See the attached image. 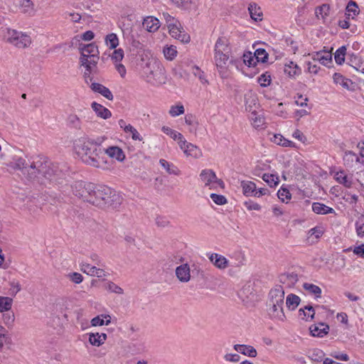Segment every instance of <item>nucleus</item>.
<instances>
[{"mask_svg":"<svg viewBox=\"0 0 364 364\" xmlns=\"http://www.w3.org/2000/svg\"><path fill=\"white\" fill-rule=\"evenodd\" d=\"M8 166L20 170L29 180H37L41 183H45V180L60 183L58 181L63 179L61 176L64 175L57 165L42 156H36L31 159L19 157Z\"/></svg>","mask_w":364,"mask_h":364,"instance_id":"f257e3e1","label":"nucleus"},{"mask_svg":"<svg viewBox=\"0 0 364 364\" xmlns=\"http://www.w3.org/2000/svg\"><path fill=\"white\" fill-rule=\"evenodd\" d=\"M74 150L83 163L90 166L107 171L111 168L112 161L105 155V149L100 144L86 138H80L74 141Z\"/></svg>","mask_w":364,"mask_h":364,"instance_id":"f03ea898","label":"nucleus"},{"mask_svg":"<svg viewBox=\"0 0 364 364\" xmlns=\"http://www.w3.org/2000/svg\"><path fill=\"white\" fill-rule=\"evenodd\" d=\"M122 203V198L111 188L103 185H95L91 204L103 208L106 205L117 208Z\"/></svg>","mask_w":364,"mask_h":364,"instance_id":"7ed1b4c3","label":"nucleus"},{"mask_svg":"<svg viewBox=\"0 0 364 364\" xmlns=\"http://www.w3.org/2000/svg\"><path fill=\"white\" fill-rule=\"evenodd\" d=\"M62 173L64 174L61 176L63 179L58 181L60 183L55 182L61 185V191L65 195H70V192H72L74 196L82 199L83 201L91 203L95 184L80 181H75L71 185L67 183L63 185L65 174L63 171Z\"/></svg>","mask_w":364,"mask_h":364,"instance_id":"20e7f679","label":"nucleus"},{"mask_svg":"<svg viewBox=\"0 0 364 364\" xmlns=\"http://www.w3.org/2000/svg\"><path fill=\"white\" fill-rule=\"evenodd\" d=\"M4 41L18 48H26L31 43V37L21 31L5 28L2 31Z\"/></svg>","mask_w":364,"mask_h":364,"instance_id":"39448f33","label":"nucleus"},{"mask_svg":"<svg viewBox=\"0 0 364 364\" xmlns=\"http://www.w3.org/2000/svg\"><path fill=\"white\" fill-rule=\"evenodd\" d=\"M200 181L204 183L205 186L210 188L220 186L224 188V183L221 179L218 178L215 173L212 169H203L199 175Z\"/></svg>","mask_w":364,"mask_h":364,"instance_id":"423d86ee","label":"nucleus"},{"mask_svg":"<svg viewBox=\"0 0 364 364\" xmlns=\"http://www.w3.org/2000/svg\"><path fill=\"white\" fill-rule=\"evenodd\" d=\"M333 178L338 183L348 188H352L355 181L358 182L361 186H364L363 183L359 178L354 179L353 174L348 173L344 170L334 172Z\"/></svg>","mask_w":364,"mask_h":364,"instance_id":"0eeeda50","label":"nucleus"},{"mask_svg":"<svg viewBox=\"0 0 364 364\" xmlns=\"http://www.w3.org/2000/svg\"><path fill=\"white\" fill-rule=\"evenodd\" d=\"M178 145L187 156L198 159L202 156L200 149L191 143H188L185 139L178 141Z\"/></svg>","mask_w":364,"mask_h":364,"instance_id":"6e6552de","label":"nucleus"},{"mask_svg":"<svg viewBox=\"0 0 364 364\" xmlns=\"http://www.w3.org/2000/svg\"><path fill=\"white\" fill-rule=\"evenodd\" d=\"M215 61L217 68L222 77H227L229 57L227 53L215 54Z\"/></svg>","mask_w":364,"mask_h":364,"instance_id":"1a4fd4ad","label":"nucleus"},{"mask_svg":"<svg viewBox=\"0 0 364 364\" xmlns=\"http://www.w3.org/2000/svg\"><path fill=\"white\" fill-rule=\"evenodd\" d=\"M169 34L174 38L182 43H188L190 41V36L185 32L181 23L168 28Z\"/></svg>","mask_w":364,"mask_h":364,"instance_id":"9d476101","label":"nucleus"},{"mask_svg":"<svg viewBox=\"0 0 364 364\" xmlns=\"http://www.w3.org/2000/svg\"><path fill=\"white\" fill-rule=\"evenodd\" d=\"M269 304H276L277 305H283L284 299V290L282 286H276L271 289L269 294Z\"/></svg>","mask_w":364,"mask_h":364,"instance_id":"9b49d317","label":"nucleus"},{"mask_svg":"<svg viewBox=\"0 0 364 364\" xmlns=\"http://www.w3.org/2000/svg\"><path fill=\"white\" fill-rule=\"evenodd\" d=\"M80 270L92 277L101 278L107 276L106 272L102 269L97 268L95 266H92L88 263H82Z\"/></svg>","mask_w":364,"mask_h":364,"instance_id":"f8f14e48","label":"nucleus"},{"mask_svg":"<svg viewBox=\"0 0 364 364\" xmlns=\"http://www.w3.org/2000/svg\"><path fill=\"white\" fill-rule=\"evenodd\" d=\"M176 276L181 282L186 283L191 279V269L188 264H183L176 267Z\"/></svg>","mask_w":364,"mask_h":364,"instance_id":"ddd939ff","label":"nucleus"},{"mask_svg":"<svg viewBox=\"0 0 364 364\" xmlns=\"http://www.w3.org/2000/svg\"><path fill=\"white\" fill-rule=\"evenodd\" d=\"M309 55L311 56L314 61H318L320 63L326 66H328L332 61L331 53L328 51L316 52L312 54H309Z\"/></svg>","mask_w":364,"mask_h":364,"instance_id":"4468645a","label":"nucleus"},{"mask_svg":"<svg viewBox=\"0 0 364 364\" xmlns=\"http://www.w3.org/2000/svg\"><path fill=\"white\" fill-rule=\"evenodd\" d=\"M309 330L312 336L322 338L328 333L329 326L324 323H319L311 325Z\"/></svg>","mask_w":364,"mask_h":364,"instance_id":"2eb2a0df","label":"nucleus"},{"mask_svg":"<svg viewBox=\"0 0 364 364\" xmlns=\"http://www.w3.org/2000/svg\"><path fill=\"white\" fill-rule=\"evenodd\" d=\"M269 314L272 318L284 321L286 318L284 313L283 305H277L276 304H269Z\"/></svg>","mask_w":364,"mask_h":364,"instance_id":"dca6fc26","label":"nucleus"},{"mask_svg":"<svg viewBox=\"0 0 364 364\" xmlns=\"http://www.w3.org/2000/svg\"><path fill=\"white\" fill-rule=\"evenodd\" d=\"M91 90L95 92L102 95L104 97L109 100H113V95L109 90V88L106 87L102 84L97 82H92L90 85Z\"/></svg>","mask_w":364,"mask_h":364,"instance_id":"f3484780","label":"nucleus"},{"mask_svg":"<svg viewBox=\"0 0 364 364\" xmlns=\"http://www.w3.org/2000/svg\"><path fill=\"white\" fill-rule=\"evenodd\" d=\"M105 155H108L111 158H114L119 161H123L125 159V154L122 149L115 146L105 149Z\"/></svg>","mask_w":364,"mask_h":364,"instance_id":"a211bd4d","label":"nucleus"},{"mask_svg":"<svg viewBox=\"0 0 364 364\" xmlns=\"http://www.w3.org/2000/svg\"><path fill=\"white\" fill-rule=\"evenodd\" d=\"M142 25L147 31L155 32L159 28L160 22L154 16H147L144 19Z\"/></svg>","mask_w":364,"mask_h":364,"instance_id":"6ab92c4d","label":"nucleus"},{"mask_svg":"<svg viewBox=\"0 0 364 364\" xmlns=\"http://www.w3.org/2000/svg\"><path fill=\"white\" fill-rule=\"evenodd\" d=\"M81 52V56L84 58H89L92 56H97L96 53H98L97 46L92 43L87 45H80L79 48Z\"/></svg>","mask_w":364,"mask_h":364,"instance_id":"aec40b11","label":"nucleus"},{"mask_svg":"<svg viewBox=\"0 0 364 364\" xmlns=\"http://www.w3.org/2000/svg\"><path fill=\"white\" fill-rule=\"evenodd\" d=\"M233 348L238 353L251 358H255L257 355L256 349L251 346L244 344H235L233 346Z\"/></svg>","mask_w":364,"mask_h":364,"instance_id":"412c9836","label":"nucleus"},{"mask_svg":"<svg viewBox=\"0 0 364 364\" xmlns=\"http://www.w3.org/2000/svg\"><path fill=\"white\" fill-rule=\"evenodd\" d=\"M91 107L99 117L107 119L112 116L111 112L100 104L93 102Z\"/></svg>","mask_w":364,"mask_h":364,"instance_id":"4be33fe9","label":"nucleus"},{"mask_svg":"<svg viewBox=\"0 0 364 364\" xmlns=\"http://www.w3.org/2000/svg\"><path fill=\"white\" fill-rule=\"evenodd\" d=\"M98 60V56H92L89 58L80 57V58L81 65L84 66L88 72L93 71L94 68H96Z\"/></svg>","mask_w":364,"mask_h":364,"instance_id":"5701e85b","label":"nucleus"},{"mask_svg":"<svg viewBox=\"0 0 364 364\" xmlns=\"http://www.w3.org/2000/svg\"><path fill=\"white\" fill-rule=\"evenodd\" d=\"M209 259L210 260L211 262L213 263V264L219 268V269H225L227 267H228V260L227 259L220 255H218L217 253H213L210 255V256L209 257Z\"/></svg>","mask_w":364,"mask_h":364,"instance_id":"b1692460","label":"nucleus"},{"mask_svg":"<svg viewBox=\"0 0 364 364\" xmlns=\"http://www.w3.org/2000/svg\"><path fill=\"white\" fill-rule=\"evenodd\" d=\"M312 210L316 214L326 215L333 213L336 214V212L333 208L326 205L323 203H321L318 202L313 203L312 204Z\"/></svg>","mask_w":364,"mask_h":364,"instance_id":"393cba45","label":"nucleus"},{"mask_svg":"<svg viewBox=\"0 0 364 364\" xmlns=\"http://www.w3.org/2000/svg\"><path fill=\"white\" fill-rule=\"evenodd\" d=\"M299 316L306 321L313 320L315 316L314 307L311 305L305 306L299 310Z\"/></svg>","mask_w":364,"mask_h":364,"instance_id":"a878e982","label":"nucleus"},{"mask_svg":"<svg viewBox=\"0 0 364 364\" xmlns=\"http://www.w3.org/2000/svg\"><path fill=\"white\" fill-rule=\"evenodd\" d=\"M107 339L105 333H91L89 334V341L92 346H100Z\"/></svg>","mask_w":364,"mask_h":364,"instance_id":"bb28decb","label":"nucleus"},{"mask_svg":"<svg viewBox=\"0 0 364 364\" xmlns=\"http://www.w3.org/2000/svg\"><path fill=\"white\" fill-rule=\"evenodd\" d=\"M111 323V316L108 314H102L94 317L91 320V325L92 326H101L103 325L108 326Z\"/></svg>","mask_w":364,"mask_h":364,"instance_id":"cd10ccee","label":"nucleus"},{"mask_svg":"<svg viewBox=\"0 0 364 364\" xmlns=\"http://www.w3.org/2000/svg\"><path fill=\"white\" fill-rule=\"evenodd\" d=\"M248 11L251 18L255 21H261L262 12L259 6L257 4L252 2L248 6Z\"/></svg>","mask_w":364,"mask_h":364,"instance_id":"c85d7f7f","label":"nucleus"},{"mask_svg":"<svg viewBox=\"0 0 364 364\" xmlns=\"http://www.w3.org/2000/svg\"><path fill=\"white\" fill-rule=\"evenodd\" d=\"M228 45L225 38H219L215 45V54L228 53Z\"/></svg>","mask_w":364,"mask_h":364,"instance_id":"c756f323","label":"nucleus"},{"mask_svg":"<svg viewBox=\"0 0 364 364\" xmlns=\"http://www.w3.org/2000/svg\"><path fill=\"white\" fill-rule=\"evenodd\" d=\"M271 141L276 144L284 146V147H294V143L291 141H289L285 139L282 135L274 134L273 136L270 139Z\"/></svg>","mask_w":364,"mask_h":364,"instance_id":"7c9ffc66","label":"nucleus"},{"mask_svg":"<svg viewBox=\"0 0 364 364\" xmlns=\"http://www.w3.org/2000/svg\"><path fill=\"white\" fill-rule=\"evenodd\" d=\"M300 301L301 299L299 296L294 294H290L287 296L286 304L289 310L294 311L299 305Z\"/></svg>","mask_w":364,"mask_h":364,"instance_id":"2f4dec72","label":"nucleus"},{"mask_svg":"<svg viewBox=\"0 0 364 364\" xmlns=\"http://www.w3.org/2000/svg\"><path fill=\"white\" fill-rule=\"evenodd\" d=\"M241 186L242 192L246 196H254L253 193L256 191V184L252 181H242Z\"/></svg>","mask_w":364,"mask_h":364,"instance_id":"473e14b6","label":"nucleus"},{"mask_svg":"<svg viewBox=\"0 0 364 364\" xmlns=\"http://www.w3.org/2000/svg\"><path fill=\"white\" fill-rule=\"evenodd\" d=\"M323 233V231L322 230V228L321 227H315L311 228L308 232L307 240L309 242H315L318 238L321 237Z\"/></svg>","mask_w":364,"mask_h":364,"instance_id":"72a5a7b5","label":"nucleus"},{"mask_svg":"<svg viewBox=\"0 0 364 364\" xmlns=\"http://www.w3.org/2000/svg\"><path fill=\"white\" fill-rule=\"evenodd\" d=\"M349 63L356 71L364 74V62L361 61L358 56L352 55L350 58Z\"/></svg>","mask_w":364,"mask_h":364,"instance_id":"f704fd0d","label":"nucleus"},{"mask_svg":"<svg viewBox=\"0 0 364 364\" xmlns=\"http://www.w3.org/2000/svg\"><path fill=\"white\" fill-rule=\"evenodd\" d=\"M159 164L168 173L175 176H178L180 174L178 168L173 164L168 162L166 160L161 159L159 160Z\"/></svg>","mask_w":364,"mask_h":364,"instance_id":"c9c22d12","label":"nucleus"},{"mask_svg":"<svg viewBox=\"0 0 364 364\" xmlns=\"http://www.w3.org/2000/svg\"><path fill=\"white\" fill-rule=\"evenodd\" d=\"M19 7L21 12L32 15L34 14L33 4L31 0H21L19 2Z\"/></svg>","mask_w":364,"mask_h":364,"instance_id":"e433bc0d","label":"nucleus"},{"mask_svg":"<svg viewBox=\"0 0 364 364\" xmlns=\"http://www.w3.org/2000/svg\"><path fill=\"white\" fill-rule=\"evenodd\" d=\"M346 18H349L350 16L354 18L355 16L359 14V9L357 4L353 1H350L346 6Z\"/></svg>","mask_w":364,"mask_h":364,"instance_id":"4c0bfd02","label":"nucleus"},{"mask_svg":"<svg viewBox=\"0 0 364 364\" xmlns=\"http://www.w3.org/2000/svg\"><path fill=\"white\" fill-rule=\"evenodd\" d=\"M333 78L336 84H338L346 89H349V85L352 84L350 80L346 78L340 73H334Z\"/></svg>","mask_w":364,"mask_h":364,"instance_id":"58836bf2","label":"nucleus"},{"mask_svg":"<svg viewBox=\"0 0 364 364\" xmlns=\"http://www.w3.org/2000/svg\"><path fill=\"white\" fill-rule=\"evenodd\" d=\"M284 73L290 77H294L301 73V68L296 63L291 61L285 65Z\"/></svg>","mask_w":364,"mask_h":364,"instance_id":"ea45409f","label":"nucleus"},{"mask_svg":"<svg viewBox=\"0 0 364 364\" xmlns=\"http://www.w3.org/2000/svg\"><path fill=\"white\" fill-rule=\"evenodd\" d=\"M184 119L185 123L190 127L189 132L191 133H196L198 124L196 117L193 114H186Z\"/></svg>","mask_w":364,"mask_h":364,"instance_id":"a19ab883","label":"nucleus"},{"mask_svg":"<svg viewBox=\"0 0 364 364\" xmlns=\"http://www.w3.org/2000/svg\"><path fill=\"white\" fill-rule=\"evenodd\" d=\"M161 130L164 134L170 136V137H171L173 140H178V142L184 139L183 136L181 133L171 129L168 127L164 126L162 127Z\"/></svg>","mask_w":364,"mask_h":364,"instance_id":"79ce46f5","label":"nucleus"},{"mask_svg":"<svg viewBox=\"0 0 364 364\" xmlns=\"http://www.w3.org/2000/svg\"><path fill=\"white\" fill-rule=\"evenodd\" d=\"M343 161L345 165L352 166L354 161H359V157L350 151H346L343 156Z\"/></svg>","mask_w":364,"mask_h":364,"instance_id":"37998d69","label":"nucleus"},{"mask_svg":"<svg viewBox=\"0 0 364 364\" xmlns=\"http://www.w3.org/2000/svg\"><path fill=\"white\" fill-rule=\"evenodd\" d=\"M105 43L107 46L111 49H114L119 45V39L117 34L112 33L107 35L105 38Z\"/></svg>","mask_w":364,"mask_h":364,"instance_id":"c03bdc74","label":"nucleus"},{"mask_svg":"<svg viewBox=\"0 0 364 364\" xmlns=\"http://www.w3.org/2000/svg\"><path fill=\"white\" fill-rule=\"evenodd\" d=\"M303 287L309 293L315 295L316 297L321 296V289L319 287L310 283H304Z\"/></svg>","mask_w":364,"mask_h":364,"instance_id":"a18cd8bd","label":"nucleus"},{"mask_svg":"<svg viewBox=\"0 0 364 364\" xmlns=\"http://www.w3.org/2000/svg\"><path fill=\"white\" fill-rule=\"evenodd\" d=\"M279 280L282 283H288V284H294L298 280V276L295 273H289L286 274H282L279 277Z\"/></svg>","mask_w":364,"mask_h":364,"instance_id":"49530a36","label":"nucleus"},{"mask_svg":"<svg viewBox=\"0 0 364 364\" xmlns=\"http://www.w3.org/2000/svg\"><path fill=\"white\" fill-rule=\"evenodd\" d=\"M262 178L270 187L276 186L279 182V177L274 174L264 173Z\"/></svg>","mask_w":364,"mask_h":364,"instance_id":"de8ad7c7","label":"nucleus"},{"mask_svg":"<svg viewBox=\"0 0 364 364\" xmlns=\"http://www.w3.org/2000/svg\"><path fill=\"white\" fill-rule=\"evenodd\" d=\"M163 52L167 60H172L177 54L176 47L174 46H166L164 48Z\"/></svg>","mask_w":364,"mask_h":364,"instance_id":"09e8293b","label":"nucleus"},{"mask_svg":"<svg viewBox=\"0 0 364 364\" xmlns=\"http://www.w3.org/2000/svg\"><path fill=\"white\" fill-rule=\"evenodd\" d=\"M254 55L257 62L265 63L268 59V53L264 48L257 49Z\"/></svg>","mask_w":364,"mask_h":364,"instance_id":"8fccbe9b","label":"nucleus"},{"mask_svg":"<svg viewBox=\"0 0 364 364\" xmlns=\"http://www.w3.org/2000/svg\"><path fill=\"white\" fill-rule=\"evenodd\" d=\"M346 53V46H341L335 53V60L338 65H341L345 60V55Z\"/></svg>","mask_w":364,"mask_h":364,"instance_id":"3c124183","label":"nucleus"},{"mask_svg":"<svg viewBox=\"0 0 364 364\" xmlns=\"http://www.w3.org/2000/svg\"><path fill=\"white\" fill-rule=\"evenodd\" d=\"M12 305V299L9 297L0 296V312L8 311Z\"/></svg>","mask_w":364,"mask_h":364,"instance_id":"603ef678","label":"nucleus"},{"mask_svg":"<svg viewBox=\"0 0 364 364\" xmlns=\"http://www.w3.org/2000/svg\"><path fill=\"white\" fill-rule=\"evenodd\" d=\"M325 356V353L319 349H314L309 353V358L314 362H321Z\"/></svg>","mask_w":364,"mask_h":364,"instance_id":"864d4df0","label":"nucleus"},{"mask_svg":"<svg viewBox=\"0 0 364 364\" xmlns=\"http://www.w3.org/2000/svg\"><path fill=\"white\" fill-rule=\"evenodd\" d=\"M245 100L246 109L247 110L249 109V111L251 112L252 105H256V104H257V100L256 96L250 93V94L245 95Z\"/></svg>","mask_w":364,"mask_h":364,"instance_id":"5fc2aeb1","label":"nucleus"},{"mask_svg":"<svg viewBox=\"0 0 364 364\" xmlns=\"http://www.w3.org/2000/svg\"><path fill=\"white\" fill-rule=\"evenodd\" d=\"M355 230L358 237H364V217L363 215L355 222Z\"/></svg>","mask_w":364,"mask_h":364,"instance_id":"6e6d98bb","label":"nucleus"},{"mask_svg":"<svg viewBox=\"0 0 364 364\" xmlns=\"http://www.w3.org/2000/svg\"><path fill=\"white\" fill-rule=\"evenodd\" d=\"M184 107L182 105L171 106L169 109V114L171 117H177L184 113Z\"/></svg>","mask_w":364,"mask_h":364,"instance_id":"4d7b16f0","label":"nucleus"},{"mask_svg":"<svg viewBox=\"0 0 364 364\" xmlns=\"http://www.w3.org/2000/svg\"><path fill=\"white\" fill-rule=\"evenodd\" d=\"M156 225L159 228H166L170 225V221L166 216H157L155 219Z\"/></svg>","mask_w":364,"mask_h":364,"instance_id":"13d9d810","label":"nucleus"},{"mask_svg":"<svg viewBox=\"0 0 364 364\" xmlns=\"http://www.w3.org/2000/svg\"><path fill=\"white\" fill-rule=\"evenodd\" d=\"M162 15H163L164 20L166 21L168 28L179 23V21L177 19H176L174 17L171 16L169 14L163 13Z\"/></svg>","mask_w":364,"mask_h":364,"instance_id":"bf43d9fd","label":"nucleus"},{"mask_svg":"<svg viewBox=\"0 0 364 364\" xmlns=\"http://www.w3.org/2000/svg\"><path fill=\"white\" fill-rule=\"evenodd\" d=\"M125 132L132 134V139L133 140H142V137L140 136L138 131L131 124H128V127H127V130Z\"/></svg>","mask_w":364,"mask_h":364,"instance_id":"052dcab7","label":"nucleus"},{"mask_svg":"<svg viewBox=\"0 0 364 364\" xmlns=\"http://www.w3.org/2000/svg\"><path fill=\"white\" fill-rule=\"evenodd\" d=\"M14 318V314L13 312L8 311L3 314L4 323L9 327L12 326Z\"/></svg>","mask_w":364,"mask_h":364,"instance_id":"680f3d73","label":"nucleus"},{"mask_svg":"<svg viewBox=\"0 0 364 364\" xmlns=\"http://www.w3.org/2000/svg\"><path fill=\"white\" fill-rule=\"evenodd\" d=\"M243 62L245 65L249 67L255 64V55H252V53L248 52L243 54Z\"/></svg>","mask_w":364,"mask_h":364,"instance_id":"e2e57ef3","label":"nucleus"},{"mask_svg":"<svg viewBox=\"0 0 364 364\" xmlns=\"http://www.w3.org/2000/svg\"><path fill=\"white\" fill-rule=\"evenodd\" d=\"M106 289L112 292L118 294H122L124 293L123 289L120 287H119L118 285L115 284L114 282H112L107 283Z\"/></svg>","mask_w":364,"mask_h":364,"instance_id":"0e129e2a","label":"nucleus"},{"mask_svg":"<svg viewBox=\"0 0 364 364\" xmlns=\"http://www.w3.org/2000/svg\"><path fill=\"white\" fill-rule=\"evenodd\" d=\"M257 81L259 83L260 86L264 87H267L271 82L270 75H267V73H264L258 77Z\"/></svg>","mask_w":364,"mask_h":364,"instance_id":"69168bd1","label":"nucleus"},{"mask_svg":"<svg viewBox=\"0 0 364 364\" xmlns=\"http://www.w3.org/2000/svg\"><path fill=\"white\" fill-rule=\"evenodd\" d=\"M65 18L69 17L70 21L73 23H80L82 16L77 12L66 11L65 13Z\"/></svg>","mask_w":364,"mask_h":364,"instance_id":"338daca9","label":"nucleus"},{"mask_svg":"<svg viewBox=\"0 0 364 364\" xmlns=\"http://www.w3.org/2000/svg\"><path fill=\"white\" fill-rule=\"evenodd\" d=\"M211 199L214 201L217 205H225L227 203V199L225 196L222 195H218L216 193L210 194Z\"/></svg>","mask_w":364,"mask_h":364,"instance_id":"774afa93","label":"nucleus"}]
</instances>
